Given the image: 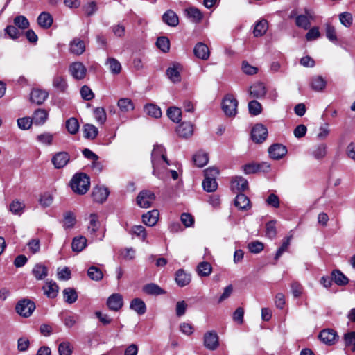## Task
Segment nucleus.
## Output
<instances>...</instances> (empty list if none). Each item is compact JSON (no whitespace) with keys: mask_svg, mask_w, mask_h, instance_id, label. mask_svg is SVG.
Wrapping results in <instances>:
<instances>
[{"mask_svg":"<svg viewBox=\"0 0 355 355\" xmlns=\"http://www.w3.org/2000/svg\"><path fill=\"white\" fill-rule=\"evenodd\" d=\"M151 163L153 166V174L160 180H164L166 166L170 165L166 158V150L162 145H155L151 153Z\"/></svg>","mask_w":355,"mask_h":355,"instance_id":"1","label":"nucleus"},{"mask_svg":"<svg viewBox=\"0 0 355 355\" xmlns=\"http://www.w3.org/2000/svg\"><path fill=\"white\" fill-rule=\"evenodd\" d=\"M70 184L75 193L80 195L85 194L89 189V178L84 173H76L72 178Z\"/></svg>","mask_w":355,"mask_h":355,"instance_id":"2","label":"nucleus"},{"mask_svg":"<svg viewBox=\"0 0 355 355\" xmlns=\"http://www.w3.org/2000/svg\"><path fill=\"white\" fill-rule=\"evenodd\" d=\"M237 107L238 101L232 94L225 96L222 102V109L227 116H235L237 114Z\"/></svg>","mask_w":355,"mask_h":355,"instance_id":"3","label":"nucleus"},{"mask_svg":"<svg viewBox=\"0 0 355 355\" xmlns=\"http://www.w3.org/2000/svg\"><path fill=\"white\" fill-rule=\"evenodd\" d=\"M16 311L20 315L28 318L35 309V303L28 299H24L18 302L15 307Z\"/></svg>","mask_w":355,"mask_h":355,"instance_id":"4","label":"nucleus"},{"mask_svg":"<svg viewBox=\"0 0 355 355\" xmlns=\"http://www.w3.org/2000/svg\"><path fill=\"white\" fill-rule=\"evenodd\" d=\"M315 19V12L309 8H304V14L299 15L295 17V24L297 26L305 30L309 29L311 26V20Z\"/></svg>","mask_w":355,"mask_h":355,"instance_id":"5","label":"nucleus"},{"mask_svg":"<svg viewBox=\"0 0 355 355\" xmlns=\"http://www.w3.org/2000/svg\"><path fill=\"white\" fill-rule=\"evenodd\" d=\"M155 200V195L148 190H143L137 197V203L141 208L150 207Z\"/></svg>","mask_w":355,"mask_h":355,"instance_id":"6","label":"nucleus"},{"mask_svg":"<svg viewBox=\"0 0 355 355\" xmlns=\"http://www.w3.org/2000/svg\"><path fill=\"white\" fill-rule=\"evenodd\" d=\"M69 71L74 79L79 80L85 78L87 69L82 62H74L69 65Z\"/></svg>","mask_w":355,"mask_h":355,"instance_id":"7","label":"nucleus"},{"mask_svg":"<svg viewBox=\"0 0 355 355\" xmlns=\"http://www.w3.org/2000/svg\"><path fill=\"white\" fill-rule=\"evenodd\" d=\"M268 136V129L262 124H256L252 131L251 137L256 143H262Z\"/></svg>","mask_w":355,"mask_h":355,"instance_id":"8","label":"nucleus"},{"mask_svg":"<svg viewBox=\"0 0 355 355\" xmlns=\"http://www.w3.org/2000/svg\"><path fill=\"white\" fill-rule=\"evenodd\" d=\"M319 339L327 345H333L338 339L337 332L332 329H325L322 330L319 335Z\"/></svg>","mask_w":355,"mask_h":355,"instance_id":"9","label":"nucleus"},{"mask_svg":"<svg viewBox=\"0 0 355 355\" xmlns=\"http://www.w3.org/2000/svg\"><path fill=\"white\" fill-rule=\"evenodd\" d=\"M204 345L209 350H215L218 348L219 340L216 331H209L204 335Z\"/></svg>","mask_w":355,"mask_h":355,"instance_id":"10","label":"nucleus"},{"mask_svg":"<svg viewBox=\"0 0 355 355\" xmlns=\"http://www.w3.org/2000/svg\"><path fill=\"white\" fill-rule=\"evenodd\" d=\"M52 85L56 91L60 93L67 92L69 87L66 78L59 73L55 74L53 77Z\"/></svg>","mask_w":355,"mask_h":355,"instance_id":"11","label":"nucleus"},{"mask_svg":"<svg viewBox=\"0 0 355 355\" xmlns=\"http://www.w3.org/2000/svg\"><path fill=\"white\" fill-rule=\"evenodd\" d=\"M123 305V297L119 293L111 295L107 300V306L109 309L114 311H118Z\"/></svg>","mask_w":355,"mask_h":355,"instance_id":"12","label":"nucleus"},{"mask_svg":"<svg viewBox=\"0 0 355 355\" xmlns=\"http://www.w3.org/2000/svg\"><path fill=\"white\" fill-rule=\"evenodd\" d=\"M110 191L107 187L96 186L93 189L92 196L94 201L103 203L107 200Z\"/></svg>","mask_w":355,"mask_h":355,"instance_id":"13","label":"nucleus"},{"mask_svg":"<svg viewBox=\"0 0 355 355\" xmlns=\"http://www.w3.org/2000/svg\"><path fill=\"white\" fill-rule=\"evenodd\" d=\"M268 153L272 159H280L287 153V149L282 144H275L269 147Z\"/></svg>","mask_w":355,"mask_h":355,"instance_id":"14","label":"nucleus"},{"mask_svg":"<svg viewBox=\"0 0 355 355\" xmlns=\"http://www.w3.org/2000/svg\"><path fill=\"white\" fill-rule=\"evenodd\" d=\"M70 159L69 155L67 152H59L52 157V163L56 168H63Z\"/></svg>","mask_w":355,"mask_h":355,"instance_id":"15","label":"nucleus"},{"mask_svg":"<svg viewBox=\"0 0 355 355\" xmlns=\"http://www.w3.org/2000/svg\"><path fill=\"white\" fill-rule=\"evenodd\" d=\"M31 101L37 105L42 104L49 96V93L42 89H34L30 95Z\"/></svg>","mask_w":355,"mask_h":355,"instance_id":"16","label":"nucleus"},{"mask_svg":"<svg viewBox=\"0 0 355 355\" xmlns=\"http://www.w3.org/2000/svg\"><path fill=\"white\" fill-rule=\"evenodd\" d=\"M182 67L180 64H173L166 70L168 78L174 83H179L181 80L180 71Z\"/></svg>","mask_w":355,"mask_h":355,"instance_id":"17","label":"nucleus"},{"mask_svg":"<svg viewBox=\"0 0 355 355\" xmlns=\"http://www.w3.org/2000/svg\"><path fill=\"white\" fill-rule=\"evenodd\" d=\"M159 216V211L157 209H153L143 214L142 221L146 225L153 227L157 223Z\"/></svg>","mask_w":355,"mask_h":355,"instance_id":"18","label":"nucleus"},{"mask_svg":"<svg viewBox=\"0 0 355 355\" xmlns=\"http://www.w3.org/2000/svg\"><path fill=\"white\" fill-rule=\"evenodd\" d=\"M194 55L201 59L206 60L209 58V50L208 46L202 42H198L193 49Z\"/></svg>","mask_w":355,"mask_h":355,"instance_id":"19","label":"nucleus"},{"mask_svg":"<svg viewBox=\"0 0 355 355\" xmlns=\"http://www.w3.org/2000/svg\"><path fill=\"white\" fill-rule=\"evenodd\" d=\"M85 51V42L79 38H74L69 44V51L75 55H80Z\"/></svg>","mask_w":355,"mask_h":355,"instance_id":"20","label":"nucleus"},{"mask_svg":"<svg viewBox=\"0 0 355 355\" xmlns=\"http://www.w3.org/2000/svg\"><path fill=\"white\" fill-rule=\"evenodd\" d=\"M249 92L252 97L261 98L265 96L266 89L263 83H256L250 87Z\"/></svg>","mask_w":355,"mask_h":355,"instance_id":"21","label":"nucleus"},{"mask_svg":"<svg viewBox=\"0 0 355 355\" xmlns=\"http://www.w3.org/2000/svg\"><path fill=\"white\" fill-rule=\"evenodd\" d=\"M234 205L241 211L250 209L251 205L249 198L243 193H239L234 200Z\"/></svg>","mask_w":355,"mask_h":355,"instance_id":"22","label":"nucleus"},{"mask_svg":"<svg viewBox=\"0 0 355 355\" xmlns=\"http://www.w3.org/2000/svg\"><path fill=\"white\" fill-rule=\"evenodd\" d=\"M162 20L165 24L171 27H175L179 24L178 16L172 10H168L164 13Z\"/></svg>","mask_w":355,"mask_h":355,"instance_id":"23","label":"nucleus"},{"mask_svg":"<svg viewBox=\"0 0 355 355\" xmlns=\"http://www.w3.org/2000/svg\"><path fill=\"white\" fill-rule=\"evenodd\" d=\"M58 286L53 281L46 282L43 286L44 294L49 298H55L58 295Z\"/></svg>","mask_w":355,"mask_h":355,"instance_id":"24","label":"nucleus"},{"mask_svg":"<svg viewBox=\"0 0 355 355\" xmlns=\"http://www.w3.org/2000/svg\"><path fill=\"white\" fill-rule=\"evenodd\" d=\"M248 187L246 179L241 176L235 177L231 182V188L233 191H245Z\"/></svg>","mask_w":355,"mask_h":355,"instance_id":"25","label":"nucleus"},{"mask_svg":"<svg viewBox=\"0 0 355 355\" xmlns=\"http://www.w3.org/2000/svg\"><path fill=\"white\" fill-rule=\"evenodd\" d=\"M53 21V19L52 15L46 12H42L37 17V23L39 26L45 29L50 28Z\"/></svg>","mask_w":355,"mask_h":355,"instance_id":"26","label":"nucleus"},{"mask_svg":"<svg viewBox=\"0 0 355 355\" xmlns=\"http://www.w3.org/2000/svg\"><path fill=\"white\" fill-rule=\"evenodd\" d=\"M176 131L180 137H189L193 135V125L191 123L183 122L177 128Z\"/></svg>","mask_w":355,"mask_h":355,"instance_id":"27","label":"nucleus"},{"mask_svg":"<svg viewBox=\"0 0 355 355\" xmlns=\"http://www.w3.org/2000/svg\"><path fill=\"white\" fill-rule=\"evenodd\" d=\"M31 119L35 125H42L48 119V112L44 109H37L34 112Z\"/></svg>","mask_w":355,"mask_h":355,"instance_id":"28","label":"nucleus"},{"mask_svg":"<svg viewBox=\"0 0 355 355\" xmlns=\"http://www.w3.org/2000/svg\"><path fill=\"white\" fill-rule=\"evenodd\" d=\"M175 281L179 286L183 287L191 282V276L182 269H179L175 273Z\"/></svg>","mask_w":355,"mask_h":355,"instance_id":"29","label":"nucleus"},{"mask_svg":"<svg viewBox=\"0 0 355 355\" xmlns=\"http://www.w3.org/2000/svg\"><path fill=\"white\" fill-rule=\"evenodd\" d=\"M310 84L313 90L321 92L325 88L327 82L321 76H315L311 78Z\"/></svg>","mask_w":355,"mask_h":355,"instance_id":"30","label":"nucleus"},{"mask_svg":"<svg viewBox=\"0 0 355 355\" xmlns=\"http://www.w3.org/2000/svg\"><path fill=\"white\" fill-rule=\"evenodd\" d=\"M130 308L139 315H143L146 311V304L140 298H134L130 302Z\"/></svg>","mask_w":355,"mask_h":355,"instance_id":"31","label":"nucleus"},{"mask_svg":"<svg viewBox=\"0 0 355 355\" xmlns=\"http://www.w3.org/2000/svg\"><path fill=\"white\" fill-rule=\"evenodd\" d=\"M32 273L37 280H42L48 275V269L42 263H37L33 268Z\"/></svg>","mask_w":355,"mask_h":355,"instance_id":"32","label":"nucleus"},{"mask_svg":"<svg viewBox=\"0 0 355 355\" xmlns=\"http://www.w3.org/2000/svg\"><path fill=\"white\" fill-rule=\"evenodd\" d=\"M142 290L145 293L151 295H159L165 293V291L161 287L153 283L145 285Z\"/></svg>","mask_w":355,"mask_h":355,"instance_id":"33","label":"nucleus"},{"mask_svg":"<svg viewBox=\"0 0 355 355\" xmlns=\"http://www.w3.org/2000/svg\"><path fill=\"white\" fill-rule=\"evenodd\" d=\"M87 246V239L80 236L73 238L71 243L73 251L80 252Z\"/></svg>","mask_w":355,"mask_h":355,"instance_id":"34","label":"nucleus"},{"mask_svg":"<svg viewBox=\"0 0 355 355\" xmlns=\"http://www.w3.org/2000/svg\"><path fill=\"white\" fill-rule=\"evenodd\" d=\"M208 155L202 151H199L196 153L193 157L194 164L200 168L205 166L208 162Z\"/></svg>","mask_w":355,"mask_h":355,"instance_id":"35","label":"nucleus"},{"mask_svg":"<svg viewBox=\"0 0 355 355\" xmlns=\"http://www.w3.org/2000/svg\"><path fill=\"white\" fill-rule=\"evenodd\" d=\"M268 28V24L266 19H261L257 22L254 28V35L255 37L263 35Z\"/></svg>","mask_w":355,"mask_h":355,"instance_id":"36","label":"nucleus"},{"mask_svg":"<svg viewBox=\"0 0 355 355\" xmlns=\"http://www.w3.org/2000/svg\"><path fill=\"white\" fill-rule=\"evenodd\" d=\"M98 133V128L92 124L87 123L83 126L84 137L88 139H94Z\"/></svg>","mask_w":355,"mask_h":355,"instance_id":"37","label":"nucleus"},{"mask_svg":"<svg viewBox=\"0 0 355 355\" xmlns=\"http://www.w3.org/2000/svg\"><path fill=\"white\" fill-rule=\"evenodd\" d=\"M117 105L122 112H128L134 110L135 106L130 98H122L118 101Z\"/></svg>","mask_w":355,"mask_h":355,"instance_id":"38","label":"nucleus"},{"mask_svg":"<svg viewBox=\"0 0 355 355\" xmlns=\"http://www.w3.org/2000/svg\"><path fill=\"white\" fill-rule=\"evenodd\" d=\"M187 15L193 22L198 23L201 21L203 17V15L201 11L194 7H190L186 9Z\"/></svg>","mask_w":355,"mask_h":355,"instance_id":"39","label":"nucleus"},{"mask_svg":"<svg viewBox=\"0 0 355 355\" xmlns=\"http://www.w3.org/2000/svg\"><path fill=\"white\" fill-rule=\"evenodd\" d=\"M202 187L207 192H214L217 189L218 183L214 177L205 178Z\"/></svg>","mask_w":355,"mask_h":355,"instance_id":"40","label":"nucleus"},{"mask_svg":"<svg viewBox=\"0 0 355 355\" xmlns=\"http://www.w3.org/2000/svg\"><path fill=\"white\" fill-rule=\"evenodd\" d=\"M64 301L68 304L74 303L78 299V294L74 288H67L63 290Z\"/></svg>","mask_w":355,"mask_h":355,"instance_id":"41","label":"nucleus"},{"mask_svg":"<svg viewBox=\"0 0 355 355\" xmlns=\"http://www.w3.org/2000/svg\"><path fill=\"white\" fill-rule=\"evenodd\" d=\"M99 228V222L98 216L96 214H91L89 215V223L87 227V230L91 235H94Z\"/></svg>","mask_w":355,"mask_h":355,"instance_id":"42","label":"nucleus"},{"mask_svg":"<svg viewBox=\"0 0 355 355\" xmlns=\"http://www.w3.org/2000/svg\"><path fill=\"white\" fill-rule=\"evenodd\" d=\"M331 276L334 282L339 286L346 285L349 282L348 278L338 270H334Z\"/></svg>","mask_w":355,"mask_h":355,"instance_id":"43","label":"nucleus"},{"mask_svg":"<svg viewBox=\"0 0 355 355\" xmlns=\"http://www.w3.org/2000/svg\"><path fill=\"white\" fill-rule=\"evenodd\" d=\"M88 277L94 281H100L103 277V274L101 270L96 266H90L87 270Z\"/></svg>","mask_w":355,"mask_h":355,"instance_id":"44","label":"nucleus"},{"mask_svg":"<svg viewBox=\"0 0 355 355\" xmlns=\"http://www.w3.org/2000/svg\"><path fill=\"white\" fill-rule=\"evenodd\" d=\"M262 166H266V168H270V165H268L266 164H263L261 165L260 164H256L254 163H250L248 164H245L243 166V170L245 174H252L254 173L259 170H261Z\"/></svg>","mask_w":355,"mask_h":355,"instance_id":"45","label":"nucleus"},{"mask_svg":"<svg viewBox=\"0 0 355 355\" xmlns=\"http://www.w3.org/2000/svg\"><path fill=\"white\" fill-rule=\"evenodd\" d=\"M325 34L327 38L334 44L338 42V37L335 27L330 24H325Z\"/></svg>","mask_w":355,"mask_h":355,"instance_id":"46","label":"nucleus"},{"mask_svg":"<svg viewBox=\"0 0 355 355\" xmlns=\"http://www.w3.org/2000/svg\"><path fill=\"white\" fill-rule=\"evenodd\" d=\"M181 110L177 107H171L167 110V116L175 123H179L181 119Z\"/></svg>","mask_w":355,"mask_h":355,"instance_id":"47","label":"nucleus"},{"mask_svg":"<svg viewBox=\"0 0 355 355\" xmlns=\"http://www.w3.org/2000/svg\"><path fill=\"white\" fill-rule=\"evenodd\" d=\"M144 111L148 115L156 119H158L162 116L160 108L154 104L146 105L144 107Z\"/></svg>","mask_w":355,"mask_h":355,"instance_id":"48","label":"nucleus"},{"mask_svg":"<svg viewBox=\"0 0 355 355\" xmlns=\"http://www.w3.org/2000/svg\"><path fill=\"white\" fill-rule=\"evenodd\" d=\"M291 239L292 236H289L284 239L281 246L277 250V252L275 254V259L276 261L279 259V257L282 255L284 252L288 250Z\"/></svg>","mask_w":355,"mask_h":355,"instance_id":"49","label":"nucleus"},{"mask_svg":"<svg viewBox=\"0 0 355 355\" xmlns=\"http://www.w3.org/2000/svg\"><path fill=\"white\" fill-rule=\"evenodd\" d=\"M197 270L200 276L207 277L211 274L212 268L209 263L203 261L198 264Z\"/></svg>","mask_w":355,"mask_h":355,"instance_id":"50","label":"nucleus"},{"mask_svg":"<svg viewBox=\"0 0 355 355\" xmlns=\"http://www.w3.org/2000/svg\"><path fill=\"white\" fill-rule=\"evenodd\" d=\"M66 128L70 134H76L79 130V123L78 120L74 117L69 119L66 121Z\"/></svg>","mask_w":355,"mask_h":355,"instance_id":"51","label":"nucleus"},{"mask_svg":"<svg viewBox=\"0 0 355 355\" xmlns=\"http://www.w3.org/2000/svg\"><path fill=\"white\" fill-rule=\"evenodd\" d=\"M76 223L74 214L71 211L66 212L64 215L63 227L65 229L73 227Z\"/></svg>","mask_w":355,"mask_h":355,"instance_id":"52","label":"nucleus"},{"mask_svg":"<svg viewBox=\"0 0 355 355\" xmlns=\"http://www.w3.org/2000/svg\"><path fill=\"white\" fill-rule=\"evenodd\" d=\"M327 146L324 144H321L313 150L312 155L317 159H321L324 158L327 155Z\"/></svg>","mask_w":355,"mask_h":355,"instance_id":"53","label":"nucleus"},{"mask_svg":"<svg viewBox=\"0 0 355 355\" xmlns=\"http://www.w3.org/2000/svg\"><path fill=\"white\" fill-rule=\"evenodd\" d=\"M73 347L68 341H64L59 344L58 352L59 355H71Z\"/></svg>","mask_w":355,"mask_h":355,"instance_id":"54","label":"nucleus"},{"mask_svg":"<svg viewBox=\"0 0 355 355\" xmlns=\"http://www.w3.org/2000/svg\"><path fill=\"white\" fill-rule=\"evenodd\" d=\"M25 205L17 200H13L10 205V211L16 215H21L24 211Z\"/></svg>","mask_w":355,"mask_h":355,"instance_id":"55","label":"nucleus"},{"mask_svg":"<svg viewBox=\"0 0 355 355\" xmlns=\"http://www.w3.org/2000/svg\"><path fill=\"white\" fill-rule=\"evenodd\" d=\"M106 64L109 65L110 70L112 73L118 74L121 72V65L116 59L110 58L107 59Z\"/></svg>","mask_w":355,"mask_h":355,"instance_id":"56","label":"nucleus"},{"mask_svg":"<svg viewBox=\"0 0 355 355\" xmlns=\"http://www.w3.org/2000/svg\"><path fill=\"white\" fill-rule=\"evenodd\" d=\"M339 20L342 25L349 28L353 23V17L350 12H343L339 15Z\"/></svg>","mask_w":355,"mask_h":355,"instance_id":"57","label":"nucleus"},{"mask_svg":"<svg viewBox=\"0 0 355 355\" xmlns=\"http://www.w3.org/2000/svg\"><path fill=\"white\" fill-rule=\"evenodd\" d=\"M130 233L140 237L142 241H146L147 234L146 229L142 225H135L132 227Z\"/></svg>","mask_w":355,"mask_h":355,"instance_id":"58","label":"nucleus"},{"mask_svg":"<svg viewBox=\"0 0 355 355\" xmlns=\"http://www.w3.org/2000/svg\"><path fill=\"white\" fill-rule=\"evenodd\" d=\"M157 46L164 53H166L170 49V42L166 37H159L156 42Z\"/></svg>","mask_w":355,"mask_h":355,"instance_id":"59","label":"nucleus"},{"mask_svg":"<svg viewBox=\"0 0 355 355\" xmlns=\"http://www.w3.org/2000/svg\"><path fill=\"white\" fill-rule=\"evenodd\" d=\"M248 110L250 114L257 116L261 112L262 107L260 103L253 100L248 103Z\"/></svg>","mask_w":355,"mask_h":355,"instance_id":"60","label":"nucleus"},{"mask_svg":"<svg viewBox=\"0 0 355 355\" xmlns=\"http://www.w3.org/2000/svg\"><path fill=\"white\" fill-rule=\"evenodd\" d=\"M275 224L276 222L275 220H270L266 225V235L270 239H274L277 235Z\"/></svg>","mask_w":355,"mask_h":355,"instance_id":"61","label":"nucleus"},{"mask_svg":"<svg viewBox=\"0 0 355 355\" xmlns=\"http://www.w3.org/2000/svg\"><path fill=\"white\" fill-rule=\"evenodd\" d=\"M14 24L17 28L24 30L29 26V21L25 16L18 15L14 19Z\"/></svg>","mask_w":355,"mask_h":355,"instance_id":"62","label":"nucleus"},{"mask_svg":"<svg viewBox=\"0 0 355 355\" xmlns=\"http://www.w3.org/2000/svg\"><path fill=\"white\" fill-rule=\"evenodd\" d=\"M94 114L96 121L100 124H104L107 119L106 112L103 107H97L94 110Z\"/></svg>","mask_w":355,"mask_h":355,"instance_id":"63","label":"nucleus"},{"mask_svg":"<svg viewBox=\"0 0 355 355\" xmlns=\"http://www.w3.org/2000/svg\"><path fill=\"white\" fill-rule=\"evenodd\" d=\"M343 339L346 347H352V351L355 352V331L347 332L344 334Z\"/></svg>","mask_w":355,"mask_h":355,"instance_id":"64","label":"nucleus"}]
</instances>
